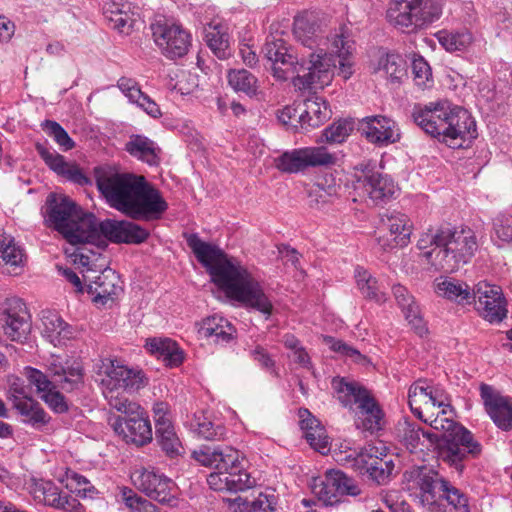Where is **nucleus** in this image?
<instances>
[{
  "instance_id": "1",
  "label": "nucleus",
  "mask_w": 512,
  "mask_h": 512,
  "mask_svg": "<svg viewBox=\"0 0 512 512\" xmlns=\"http://www.w3.org/2000/svg\"><path fill=\"white\" fill-rule=\"evenodd\" d=\"M353 50L354 42L340 34L333 39L332 53L319 50L311 53L309 60H299L283 38L270 35L262 53L271 63L274 77L279 80L292 78L295 87L306 90L328 85L335 71L344 80L349 79L354 73Z\"/></svg>"
},
{
  "instance_id": "2",
  "label": "nucleus",
  "mask_w": 512,
  "mask_h": 512,
  "mask_svg": "<svg viewBox=\"0 0 512 512\" xmlns=\"http://www.w3.org/2000/svg\"><path fill=\"white\" fill-rule=\"evenodd\" d=\"M184 238L198 262L206 268L212 282L226 296L267 316L273 305L260 283L239 263L232 262L217 245L203 241L197 233H185Z\"/></svg>"
},
{
  "instance_id": "3",
  "label": "nucleus",
  "mask_w": 512,
  "mask_h": 512,
  "mask_svg": "<svg viewBox=\"0 0 512 512\" xmlns=\"http://www.w3.org/2000/svg\"><path fill=\"white\" fill-rule=\"evenodd\" d=\"M411 117L427 135L451 148L477 137L476 121L462 107L451 108L446 102L415 104Z\"/></svg>"
},
{
  "instance_id": "4",
  "label": "nucleus",
  "mask_w": 512,
  "mask_h": 512,
  "mask_svg": "<svg viewBox=\"0 0 512 512\" xmlns=\"http://www.w3.org/2000/svg\"><path fill=\"white\" fill-rule=\"evenodd\" d=\"M333 388L341 404L352 409L357 405L354 425L370 435L383 430L384 412L370 391L357 382H347L344 378L334 379Z\"/></svg>"
},
{
  "instance_id": "5",
  "label": "nucleus",
  "mask_w": 512,
  "mask_h": 512,
  "mask_svg": "<svg viewBox=\"0 0 512 512\" xmlns=\"http://www.w3.org/2000/svg\"><path fill=\"white\" fill-rule=\"evenodd\" d=\"M90 212H86L69 196L51 192L41 208L47 227L54 229L69 244L79 243Z\"/></svg>"
},
{
  "instance_id": "6",
  "label": "nucleus",
  "mask_w": 512,
  "mask_h": 512,
  "mask_svg": "<svg viewBox=\"0 0 512 512\" xmlns=\"http://www.w3.org/2000/svg\"><path fill=\"white\" fill-rule=\"evenodd\" d=\"M101 363L98 373L105 375L101 380L104 386V396L112 408L124 414V416H111L109 424L115 434L128 443V434L123 427L124 424L128 427V366L116 358H104Z\"/></svg>"
},
{
  "instance_id": "7",
  "label": "nucleus",
  "mask_w": 512,
  "mask_h": 512,
  "mask_svg": "<svg viewBox=\"0 0 512 512\" xmlns=\"http://www.w3.org/2000/svg\"><path fill=\"white\" fill-rule=\"evenodd\" d=\"M441 15L440 0H393L387 10L390 24L405 33L426 28Z\"/></svg>"
},
{
  "instance_id": "8",
  "label": "nucleus",
  "mask_w": 512,
  "mask_h": 512,
  "mask_svg": "<svg viewBox=\"0 0 512 512\" xmlns=\"http://www.w3.org/2000/svg\"><path fill=\"white\" fill-rule=\"evenodd\" d=\"M167 209L161 191L144 175L130 171V219L157 221Z\"/></svg>"
},
{
  "instance_id": "9",
  "label": "nucleus",
  "mask_w": 512,
  "mask_h": 512,
  "mask_svg": "<svg viewBox=\"0 0 512 512\" xmlns=\"http://www.w3.org/2000/svg\"><path fill=\"white\" fill-rule=\"evenodd\" d=\"M436 446L439 458L458 474L465 470L467 460L477 458L482 452V445L465 427H458L453 434L438 435Z\"/></svg>"
},
{
  "instance_id": "10",
  "label": "nucleus",
  "mask_w": 512,
  "mask_h": 512,
  "mask_svg": "<svg viewBox=\"0 0 512 512\" xmlns=\"http://www.w3.org/2000/svg\"><path fill=\"white\" fill-rule=\"evenodd\" d=\"M385 449V447L381 450L374 445H367L358 451L350 452L342 461L358 474L367 476L378 485H384L390 480L395 468L393 460L388 459L384 453Z\"/></svg>"
},
{
  "instance_id": "11",
  "label": "nucleus",
  "mask_w": 512,
  "mask_h": 512,
  "mask_svg": "<svg viewBox=\"0 0 512 512\" xmlns=\"http://www.w3.org/2000/svg\"><path fill=\"white\" fill-rule=\"evenodd\" d=\"M32 330L31 315L18 297L6 298L0 305V333L13 342L24 344Z\"/></svg>"
},
{
  "instance_id": "12",
  "label": "nucleus",
  "mask_w": 512,
  "mask_h": 512,
  "mask_svg": "<svg viewBox=\"0 0 512 512\" xmlns=\"http://www.w3.org/2000/svg\"><path fill=\"white\" fill-rule=\"evenodd\" d=\"M93 174L98 191L110 207L128 215V173H118L110 165L94 167Z\"/></svg>"
},
{
  "instance_id": "13",
  "label": "nucleus",
  "mask_w": 512,
  "mask_h": 512,
  "mask_svg": "<svg viewBox=\"0 0 512 512\" xmlns=\"http://www.w3.org/2000/svg\"><path fill=\"white\" fill-rule=\"evenodd\" d=\"M476 250L477 242L474 235L450 228V236L444 240L443 249L438 250L437 257L441 258L435 262V267L445 272H453L460 265L466 264Z\"/></svg>"
},
{
  "instance_id": "14",
  "label": "nucleus",
  "mask_w": 512,
  "mask_h": 512,
  "mask_svg": "<svg viewBox=\"0 0 512 512\" xmlns=\"http://www.w3.org/2000/svg\"><path fill=\"white\" fill-rule=\"evenodd\" d=\"M336 155L326 147H306L286 151L274 159L275 167L283 173H298L308 167L328 166L336 162Z\"/></svg>"
},
{
  "instance_id": "15",
  "label": "nucleus",
  "mask_w": 512,
  "mask_h": 512,
  "mask_svg": "<svg viewBox=\"0 0 512 512\" xmlns=\"http://www.w3.org/2000/svg\"><path fill=\"white\" fill-rule=\"evenodd\" d=\"M81 238L80 242L94 243L98 250H105L108 246L107 242L128 244V220L105 219L99 221L90 212Z\"/></svg>"
},
{
  "instance_id": "16",
  "label": "nucleus",
  "mask_w": 512,
  "mask_h": 512,
  "mask_svg": "<svg viewBox=\"0 0 512 512\" xmlns=\"http://www.w3.org/2000/svg\"><path fill=\"white\" fill-rule=\"evenodd\" d=\"M151 30L155 44L166 58H181L189 51L191 34L180 24L157 21Z\"/></svg>"
},
{
  "instance_id": "17",
  "label": "nucleus",
  "mask_w": 512,
  "mask_h": 512,
  "mask_svg": "<svg viewBox=\"0 0 512 512\" xmlns=\"http://www.w3.org/2000/svg\"><path fill=\"white\" fill-rule=\"evenodd\" d=\"M476 309L490 323H500L507 317V301L500 286L479 282L473 290Z\"/></svg>"
},
{
  "instance_id": "18",
  "label": "nucleus",
  "mask_w": 512,
  "mask_h": 512,
  "mask_svg": "<svg viewBox=\"0 0 512 512\" xmlns=\"http://www.w3.org/2000/svg\"><path fill=\"white\" fill-rule=\"evenodd\" d=\"M357 129L369 143L378 147L397 143L401 138L398 124L384 115H371L360 119Z\"/></svg>"
},
{
  "instance_id": "19",
  "label": "nucleus",
  "mask_w": 512,
  "mask_h": 512,
  "mask_svg": "<svg viewBox=\"0 0 512 512\" xmlns=\"http://www.w3.org/2000/svg\"><path fill=\"white\" fill-rule=\"evenodd\" d=\"M35 150L45 165L58 176L81 187L92 186V179L75 163H68L65 157L53 150L47 141L36 142Z\"/></svg>"
},
{
  "instance_id": "20",
  "label": "nucleus",
  "mask_w": 512,
  "mask_h": 512,
  "mask_svg": "<svg viewBox=\"0 0 512 512\" xmlns=\"http://www.w3.org/2000/svg\"><path fill=\"white\" fill-rule=\"evenodd\" d=\"M86 293L94 303L105 304L112 296H117L122 287L119 285V275L111 268L95 270L88 268L83 272Z\"/></svg>"
},
{
  "instance_id": "21",
  "label": "nucleus",
  "mask_w": 512,
  "mask_h": 512,
  "mask_svg": "<svg viewBox=\"0 0 512 512\" xmlns=\"http://www.w3.org/2000/svg\"><path fill=\"white\" fill-rule=\"evenodd\" d=\"M361 492L355 481L341 470H329L326 472L317 494L319 500L325 505H334L340 502L342 496H357Z\"/></svg>"
},
{
  "instance_id": "22",
  "label": "nucleus",
  "mask_w": 512,
  "mask_h": 512,
  "mask_svg": "<svg viewBox=\"0 0 512 512\" xmlns=\"http://www.w3.org/2000/svg\"><path fill=\"white\" fill-rule=\"evenodd\" d=\"M480 396L486 412L495 425L503 431L512 429V402L491 385H480Z\"/></svg>"
},
{
  "instance_id": "23",
  "label": "nucleus",
  "mask_w": 512,
  "mask_h": 512,
  "mask_svg": "<svg viewBox=\"0 0 512 512\" xmlns=\"http://www.w3.org/2000/svg\"><path fill=\"white\" fill-rule=\"evenodd\" d=\"M326 18L319 11H303L294 18L293 33L303 46L313 48L322 38Z\"/></svg>"
},
{
  "instance_id": "24",
  "label": "nucleus",
  "mask_w": 512,
  "mask_h": 512,
  "mask_svg": "<svg viewBox=\"0 0 512 512\" xmlns=\"http://www.w3.org/2000/svg\"><path fill=\"white\" fill-rule=\"evenodd\" d=\"M357 189H363L369 199L379 205L395 197L398 187L387 174L377 171H368L357 180Z\"/></svg>"
},
{
  "instance_id": "25",
  "label": "nucleus",
  "mask_w": 512,
  "mask_h": 512,
  "mask_svg": "<svg viewBox=\"0 0 512 512\" xmlns=\"http://www.w3.org/2000/svg\"><path fill=\"white\" fill-rule=\"evenodd\" d=\"M415 483L419 489L422 504L427 505L431 511H436L440 506L448 481L439 477L437 472L429 470L428 472L421 471Z\"/></svg>"
},
{
  "instance_id": "26",
  "label": "nucleus",
  "mask_w": 512,
  "mask_h": 512,
  "mask_svg": "<svg viewBox=\"0 0 512 512\" xmlns=\"http://www.w3.org/2000/svg\"><path fill=\"white\" fill-rule=\"evenodd\" d=\"M207 483L215 491L236 493L253 487L255 480L242 466L230 472H212L207 477Z\"/></svg>"
},
{
  "instance_id": "27",
  "label": "nucleus",
  "mask_w": 512,
  "mask_h": 512,
  "mask_svg": "<svg viewBox=\"0 0 512 512\" xmlns=\"http://www.w3.org/2000/svg\"><path fill=\"white\" fill-rule=\"evenodd\" d=\"M13 408L23 417L22 423L36 430L41 431L51 422V416L45 411L41 404L30 396L21 399L16 395L8 397Z\"/></svg>"
},
{
  "instance_id": "28",
  "label": "nucleus",
  "mask_w": 512,
  "mask_h": 512,
  "mask_svg": "<svg viewBox=\"0 0 512 512\" xmlns=\"http://www.w3.org/2000/svg\"><path fill=\"white\" fill-rule=\"evenodd\" d=\"M184 426L188 428L198 438L208 441H221L226 436V427L217 420H213L203 411L196 412L193 415L186 416Z\"/></svg>"
},
{
  "instance_id": "29",
  "label": "nucleus",
  "mask_w": 512,
  "mask_h": 512,
  "mask_svg": "<svg viewBox=\"0 0 512 512\" xmlns=\"http://www.w3.org/2000/svg\"><path fill=\"white\" fill-rule=\"evenodd\" d=\"M161 153V148L154 140L142 134H130V157L149 167H158Z\"/></svg>"
},
{
  "instance_id": "30",
  "label": "nucleus",
  "mask_w": 512,
  "mask_h": 512,
  "mask_svg": "<svg viewBox=\"0 0 512 512\" xmlns=\"http://www.w3.org/2000/svg\"><path fill=\"white\" fill-rule=\"evenodd\" d=\"M198 333L201 337L212 338L216 344H227L235 338V327L224 317L213 315L202 320Z\"/></svg>"
},
{
  "instance_id": "31",
  "label": "nucleus",
  "mask_w": 512,
  "mask_h": 512,
  "mask_svg": "<svg viewBox=\"0 0 512 512\" xmlns=\"http://www.w3.org/2000/svg\"><path fill=\"white\" fill-rule=\"evenodd\" d=\"M152 441V427L146 411L138 404L130 402V444L137 447Z\"/></svg>"
},
{
  "instance_id": "32",
  "label": "nucleus",
  "mask_w": 512,
  "mask_h": 512,
  "mask_svg": "<svg viewBox=\"0 0 512 512\" xmlns=\"http://www.w3.org/2000/svg\"><path fill=\"white\" fill-rule=\"evenodd\" d=\"M145 348L153 355L162 358L166 366L178 367L184 361L183 351L170 338L154 337L146 340Z\"/></svg>"
},
{
  "instance_id": "33",
  "label": "nucleus",
  "mask_w": 512,
  "mask_h": 512,
  "mask_svg": "<svg viewBox=\"0 0 512 512\" xmlns=\"http://www.w3.org/2000/svg\"><path fill=\"white\" fill-rule=\"evenodd\" d=\"M300 426L305 432V439L315 450L322 454L328 450V437L325 435V429L321 426L308 409H299Z\"/></svg>"
},
{
  "instance_id": "34",
  "label": "nucleus",
  "mask_w": 512,
  "mask_h": 512,
  "mask_svg": "<svg viewBox=\"0 0 512 512\" xmlns=\"http://www.w3.org/2000/svg\"><path fill=\"white\" fill-rule=\"evenodd\" d=\"M42 335L54 346L64 345L67 340L74 337V328L57 314L43 317Z\"/></svg>"
},
{
  "instance_id": "35",
  "label": "nucleus",
  "mask_w": 512,
  "mask_h": 512,
  "mask_svg": "<svg viewBox=\"0 0 512 512\" xmlns=\"http://www.w3.org/2000/svg\"><path fill=\"white\" fill-rule=\"evenodd\" d=\"M330 116L331 110L327 102L321 97L309 98L301 104L299 119L304 122L305 129L307 127H319L328 120Z\"/></svg>"
},
{
  "instance_id": "36",
  "label": "nucleus",
  "mask_w": 512,
  "mask_h": 512,
  "mask_svg": "<svg viewBox=\"0 0 512 512\" xmlns=\"http://www.w3.org/2000/svg\"><path fill=\"white\" fill-rule=\"evenodd\" d=\"M45 504L64 512H79L82 504L67 493H63L52 481H46L42 486Z\"/></svg>"
},
{
  "instance_id": "37",
  "label": "nucleus",
  "mask_w": 512,
  "mask_h": 512,
  "mask_svg": "<svg viewBox=\"0 0 512 512\" xmlns=\"http://www.w3.org/2000/svg\"><path fill=\"white\" fill-rule=\"evenodd\" d=\"M230 37L227 28L221 23H210L204 28V40L219 59L230 56Z\"/></svg>"
},
{
  "instance_id": "38",
  "label": "nucleus",
  "mask_w": 512,
  "mask_h": 512,
  "mask_svg": "<svg viewBox=\"0 0 512 512\" xmlns=\"http://www.w3.org/2000/svg\"><path fill=\"white\" fill-rule=\"evenodd\" d=\"M436 293L460 305L472 304V301L475 300L470 287L466 283L454 279H444L438 282L436 284Z\"/></svg>"
},
{
  "instance_id": "39",
  "label": "nucleus",
  "mask_w": 512,
  "mask_h": 512,
  "mask_svg": "<svg viewBox=\"0 0 512 512\" xmlns=\"http://www.w3.org/2000/svg\"><path fill=\"white\" fill-rule=\"evenodd\" d=\"M156 439L162 451L169 458H176L184 452L182 442L171 422L156 424Z\"/></svg>"
},
{
  "instance_id": "40",
  "label": "nucleus",
  "mask_w": 512,
  "mask_h": 512,
  "mask_svg": "<svg viewBox=\"0 0 512 512\" xmlns=\"http://www.w3.org/2000/svg\"><path fill=\"white\" fill-rule=\"evenodd\" d=\"M438 434L424 431L420 426L415 423L405 422L403 430L402 441L410 452H415L419 446L429 448L430 445L436 444Z\"/></svg>"
},
{
  "instance_id": "41",
  "label": "nucleus",
  "mask_w": 512,
  "mask_h": 512,
  "mask_svg": "<svg viewBox=\"0 0 512 512\" xmlns=\"http://www.w3.org/2000/svg\"><path fill=\"white\" fill-rule=\"evenodd\" d=\"M340 186L337 185L333 178L322 177L307 189L309 205L318 207L321 204L331 202L337 197Z\"/></svg>"
},
{
  "instance_id": "42",
  "label": "nucleus",
  "mask_w": 512,
  "mask_h": 512,
  "mask_svg": "<svg viewBox=\"0 0 512 512\" xmlns=\"http://www.w3.org/2000/svg\"><path fill=\"white\" fill-rule=\"evenodd\" d=\"M450 236V227H439L437 230L424 233L418 240L417 246L420 250H425L432 247L431 250L425 253L432 265L438 261L441 256L437 257L438 250L443 249L444 240Z\"/></svg>"
},
{
  "instance_id": "43",
  "label": "nucleus",
  "mask_w": 512,
  "mask_h": 512,
  "mask_svg": "<svg viewBox=\"0 0 512 512\" xmlns=\"http://www.w3.org/2000/svg\"><path fill=\"white\" fill-rule=\"evenodd\" d=\"M385 225L391 235H394V242L400 247L406 246L412 233V224L406 214L392 212L386 216Z\"/></svg>"
},
{
  "instance_id": "44",
  "label": "nucleus",
  "mask_w": 512,
  "mask_h": 512,
  "mask_svg": "<svg viewBox=\"0 0 512 512\" xmlns=\"http://www.w3.org/2000/svg\"><path fill=\"white\" fill-rule=\"evenodd\" d=\"M355 279L358 289L365 298L377 303H384L386 301V296L380 291L376 278L367 270L357 266L355 269Z\"/></svg>"
},
{
  "instance_id": "45",
  "label": "nucleus",
  "mask_w": 512,
  "mask_h": 512,
  "mask_svg": "<svg viewBox=\"0 0 512 512\" xmlns=\"http://www.w3.org/2000/svg\"><path fill=\"white\" fill-rule=\"evenodd\" d=\"M229 85L236 92H242L249 97H253L257 94L258 80L248 70H230L227 75Z\"/></svg>"
},
{
  "instance_id": "46",
  "label": "nucleus",
  "mask_w": 512,
  "mask_h": 512,
  "mask_svg": "<svg viewBox=\"0 0 512 512\" xmlns=\"http://www.w3.org/2000/svg\"><path fill=\"white\" fill-rule=\"evenodd\" d=\"M436 38L448 52L464 51L472 43V35L467 30L456 32L441 30L436 33Z\"/></svg>"
},
{
  "instance_id": "47",
  "label": "nucleus",
  "mask_w": 512,
  "mask_h": 512,
  "mask_svg": "<svg viewBox=\"0 0 512 512\" xmlns=\"http://www.w3.org/2000/svg\"><path fill=\"white\" fill-rule=\"evenodd\" d=\"M22 248L15 243L11 236H0V259L7 265L19 267L23 262Z\"/></svg>"
},
{
  "instance_id": "48",
  "label": "nucleus",
  "mask_w": 512,
  "mask_h": 512,
  "mask_svg": "<svg viewBox=\"0 0 512 512\" xmlns=\"http://www.w3.org/2000/svg\"><path fill=\"white\" fill-rule=\"evenodd\" d=\"M175 483L164 475L157 474V480L152 484L147 496L160 502L171 503L175 500Z\"/></svg>"
},
{
  "instance_id": "49",
  "label": "nucleus",
  "mask_w": 512,
  "mask_h": 512,
  "mask_svg": "<svg viewBox=\"0 0 512 512\" xmlns=\"http://www.w3.org/2000/svg\"><path fill=\"white\" fill-rule=\"evenodd\" d=\"M41 127L49 137L53 138L62 151L67 152L75 147L74 140L58 122L46 119L41 123Z\"/></svg>"
},
{
  "instance_id": "50",
  "label": "nucleus",
  "mask_w": 512,
  "mask_h": 512,
  "mask_svg": "<svg viewBox=\"0 0 512 512\" xmlns=\"http://www.w3.org/2000/svg\"><path fill=\"white\" fill-rule=\"evenodd\" d=\"M491 239L500 243H512V215L500 213L493 219Z\"/></svg>"
},
{
  "instance_id": "51",
  "label": "nucleus",
  "mask_w": 512,
  "mask_h": 512,
  "mask_svg": "<svg viewBox=\"0 0 512 512\" xmlns=\"http://www.w3.org/2000/svg\"><path fill=\"white\" fill-rule=\"evenodd\" d=\"M84 382V369L78 364L74 363L71 366H65V374L58 380V387L66 392H73L78 390Z\"/></svg>"
},
{
  "instance_id": "52",
  "label": "nucleus",
  "mask_w": 512,
  "mask_h": 512,
  "mask_svg": "<svg viewBox=\"0 0 512 512\" xmlns=\"http://www.w3.org/2000/svg\"><path fill=\"white\" fill-rule=\"evenodd\" d=\"M241 453L231 446H221L215 472H230L242 467Z\"/></svg>"
},
{
  "instance_id": "53",
  "label": "nucleus",
  "mask_w": 512,
  "mask_h": 512,
  "mask_svg": "<svg viewBox=\"0 0 512 512\" xmlns=\"http://www.w3.org/2000/svg\"><path fill=\"white\" fill-rule=\"evenodd\" d=\"M75 251L71 254L73 262L79 264L86 269L91 268V264L98 256L101 255L102 250H98L94 243H75Z\"/></svg>"
},
{
  "instance_id": "54",
  "label": "nucleus",
  "mask_w": 512,
  "mask_h": 512,
  "mask_svg": "<svg viewBox=\"0 0 512 512\" xmlns=\"http://www.w3.org/2000/svg\"><path fill=\"white\" fill-rule=\"evenodd\" d=\"M353 130V122L350 120H339L323 131V137L329 143H342Z\"/></svg>"
},
{
  "instance_id": "55",
  "label": "nucleus",
  "mask_w": 512,
  "mask_h": 512,
  "mask_svg": "<svg viewBox=\"0 0 512 512\" xmlns=\"http://www.w3.org/2000/svg\"><path fill=\"white\" fill-rule=\"evenodd\" d=\"M442 500H446L455 512H470L468 496L449 481Z\"/></svg>"
},
{
  "instance_id": "56",
  "label": "nucleus",
  "mask_w": 512,
  "mask_h": 512,
  "mask_svg": "<svg viewBox=\"0 0 512 512\" xmlns=\"http://www.w3.org/2000/svg\"><path fill=\"white\" fill-rule=\"evenodd\" d=\"M380 64L392 81H399L406 74V63L397 54H387Z\"/></svg>"
},
{
  "instance_id": "57",
  "label": "nucleus",
  "mask_w": 512,
  "mask_h": 512,
  "mask_svg": "<svg viewBox=\"0 0 512 512\" xmlns=\"http://www.w3.org/2000/svg\"><path fill=\"white\" fill-rule=\"evenodd\" d=\"M454 409L446 410V408H441V411L437 414V416L430 423L431 427L435 430L442 431V434H448L451 432L453 434L456 432L458 427H464L460 423L456 422L453 419Z\"/></svg>"
},
{
  "instance_id": "58",
  "label": "nucleus",
  "mask_w": 512,
  "mask_h": 512,
  "mask_svg": "<svg viewBox=\"0 0 512 512\" xmlns=\"http://www.w3.org/2000/svg\"><path fill=\"white\" fill-rule=\"evenodd\" d=\"M57 387L55 386L42 394L41 399L55 414H64L69 411V403L65 395L57 390Z\"/></svg>"
},
{
  "instance_id": "59",
  "label": "nucleus",
  "mask_w": 512,
  "mask_h": 512,
  "mask_svg": "<svg viewBox=\"0 0 512 512\" xmlns=\"http://www.w3.org/2000/svg\"><path fill=\"white\" fill-rule=\"evenodd\" d=\"M25 375L30 385L35 386L38 393L45 394L51 388H55L54 383L48 378V375L41 370L27 366Z\"/></svg>"
},
{
  "instance_id": "60",
  "label": "nucleus",
  "mask_w": 512,
  "mask_h": 512,
  "mask_svg": "<svg viewBox=\"0 0 512 512\" xmlns=\"http://www.w3.org/2000/svg\"><path fill=\"white\" fill-rule=\"evenodd\" d=\"M411 68L413 79L417 86L426 87L428 83L432 82L431 68L422 56L413 59Z\"/></svg>"
},
{
  "instance_id": "61",
  "label": "nucleus",
  "mask_w": 512,
  "mask_h": 512,
  "mask_svg": "<svg viewBox=\"0 0 512 512\" xmlns=\"http://www.w3.org/2000/svg\"><path fill=\"white\" fill-rule=\"evenodd\" d=\"M220 449L221 446L211 447L208 445H202L198 449L192 451L191 457L202 466L216 468Z\"/></svg>"
},
{
  "instance_id": "62",
  "label": "nucleus",
  "mask_w": 512,
  "mask_h": 512,
  "mask_svg": "<svg viewBox=\"0 0 512 512\" xmlns=\"http://www.w3.org/2000/svg\"><path fill=\"white\" fill-rule=\"evenodd\" d=\"M426 399L425 403L430 402L433 406L452 410L450 395L440 385H429L427 383Z\"/></svg>"
},
{
  "instance_id": "63",
  "label": "nucleus",
  "mask_w": 512,
  "mask_h": 512,
  "mask_svg": "<svg viewBox=\"0 0 512 512\" xmlns=\"http://www.w3.org/2000/svg\"><path fill=\"white\" fill-rule=\"evenodd\" d=\"M133 485L146 495L151 491L152 484L157 480V474L144 468L136 469L130 474Z\"/></svg>"
},
{
  "instance_id": "64",
  "label": "nucleus",
  "mask_w": 512,
  "mask_h": 512,
  "mask_svg": "<svg viewBox=\"0 0 512 512\" xmlns=\"http://www.w3.org/2000/svg\"><path fill=\"white\" fill-rule=\"evenodd\" d=\"M249 354L250 357L255 362H257L262 369L270 372L275 377L279 376L275 367V360L271 357V355L264 347L257 345L255 348L250 350Z\"/></svg>"
}]
</instances>
